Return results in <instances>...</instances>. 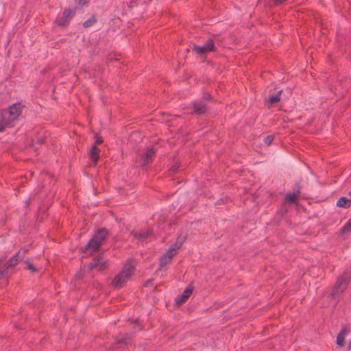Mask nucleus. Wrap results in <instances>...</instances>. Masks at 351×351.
<instances>
[{"label": "nucleus", "mask_w": 351, "mask_h": 351, "mask_svg": "<svg viewBox=\"0 0 351 351\" xmlns=\"http://www.w3.org/2000/svg\"><path fill=\"white\" fill-rule=\"evenodd\" d=\"M75 14V10L66 9L62 16H58L56 19V23L58 26H66L69 24L70 20L74 16Z\"/></svg>", "instance_id": "obj_8"}, {"label": "nucleus", "mask_w": 351, "mask_h": 351, "mask_svg": "<svg viewBox=\"0 0 351 351\" xmlns=\"http://www.w3.org/2000/svg\"><path fill=\"white\" fill-rule=\"evenodd\" d=\"M132 234L135 239L139 240H144L145 239H147L152 234V232L149 230H145L139 232L137 231L133 232Z\"/></svg>", "instance_id": "obj_14"}, {"label": "nucleus", "mask_w": 351, "mask_h": 351, "mask_svg": "<svg viewBox=\"0 0 351 351\" xmlns=\"http://www.w3.org/2000/svg\"><path fill=\"white\" fill-rule=\"evenodd\" d=\"M215 45L212 39H209L203 46H195L192 47V51L198 55H204L208 52L215 50Z\"/></svg>", "instance_id": "obj_7"}, {"label": "nucleus", "mask_w": 351, "mask_h": 351, "mask_svg": "<svg viewBox=\"0 0 351 351\" xmlns=\"http://www.w3.org/2000/svg\"><path fill=\"white\" fill-rule=\"evenodd\" d=\"M99 152L100 149L95 145H94L90 149V158L95 164H97L98 161Z\"/></svg>", "instance_id": "obj_15"}, {"label": "nucleus", "mask_w": 351, "mask_h": 351, "mask_svg": "<svg viewBox=\"0 0 351 351\" xmlns=\"http://www.w3.org/2000/svg\"><path fill=\"white\" fill-rule=\"evenodd\" d=\"M273 141H274V136L272 135H269V136H266L264 139L265 143L267 144V145H270Z\"/></svg>", "instance_id": "obj_26"}, {"label": "nucleus", "mask_w": 351, "mask_h": 351, "mask_svg": "<svg viewBox=\"0 0 351 351\" xmlns=\"http://www.w3.org/2000/svg\"><path fill=\"white\" fill-rule=\"evenodd\" d=\"M186 235L180 234L178 237L176 243L173 245L175 246L176 248H178L179 250L180 248V247L182 246V243L186 240Z\"/></svg>", "instance_id": "obj_20"}, {"label": "nucleus", "mask_w": 351, "mask_h": 351, "mask_svg": "<svg viewBox=\"0 0 351 351\" xmlns=\"http://www.w3.org/2000/svg\"><path fill=\"white\" fill-rule=\"evenodd\" d=\"M22 106L20 103L13 104L9 108L8 110H3L1 112V115L3 117L5 121H7V124L13 126L14 121L21 114Z\"/></svg>", "instance_id": "obj_4"}, {"label": "nucleus", "mask_w": 351, "mask_h": 351, "mask_svg": "<svg viewBox=\"0 0 351 351\" xmlns=\"http://www.w3.org/2000/svg\"><path fill=\"white\" fill-rule=\"evenodd\" d=\"M350 194L351 195V192L350 193Z\"/></svg>", "instance_id": "obj_30"}, {"label": "nucleus", "mask_w": 351, "mask_h": 351, "mask_svg": "<svg viewBox=\"0 0 351 351\" xmlns=\"http://www.w3.org/2000/svg\"><path fill=\"white\" fill-rule=\"evenodd\" d=\"M178 248H176L175 246L173 245H171L169 248L168 249V250L166 252V253L164 254V255H166V256H171V258L172 259V258L174 256V255L176 254V251L178 250Z\"/></svg>", "instance_id": "obj_21"}, {"label": "nucleus", "mask_w": 351, "mask_h": 351, "mask_svg": "<svg viewBox=\"0 0 351 351\" xmlns=\"http://www.w3.org/2000/svg\"><path fill=\"white\" fill-rule=\"evenodd\" d=\"M300 194V186L299 184H296L293 189V193H287L285 196V199L287 202L293 204L299 197Z\"/></svg>", "instance_id": "obj_11"}, {"label": "nucleus", "mask_w": 351, "mask_h": 351, "mask_svg": "<svg viewBox=\"0 0 351 351\" xmlns=\"http://www.w3.org/2000/svg\"><path fill=\"white\" fill-rule=\"evenodd\" d=\"M107 234L108 230L106 228L99 229L86 245L82 252L88 256L92 255L93 252L99 250Z\"/></svg>", "instance_id": "obj_2"}, {"label": "nucleus", "mask_w": 351, "mask_h": 351, "mask_svg": "<svg viewBox=\"0 0 351 351\" xmlns=\"http://www.w3.org/2000/svg\"><path fill=\"white\" fill-rule=\"evenodd\" d=\"M193 288L189 285L185 289L184 291H183V293H182V295L176 300V303L178 304V305H181L184 302H185L186 301V300L191 296V295L192 294V292H193Z\"/></svg>", "instance_id": "obj_12"}, {"label": "nucleus", "mask_w": 351, "mask_h": 351, "mask_svg": "<svg viewBox=\"0 0 351 351\" xmlns=\"http://www.w3.org/2000/svg\"><path fill=\"white\" fill-rule=\"evenodd\" d=\"M108 267V263L103 260L102 257L99 255L90 263L89 268L94 269L98 268L99 270H104Z\"/></svg>", "instance_id": "obj_9"}, {"label": "nucleus", "mask_w": 351, "mask_h": 351, "mask_svg": "<svg viewBox=\"0 0 351 351\" xmlns=\"http://www.w3.org/2000/svg\"><path fill=\"white\" fill-rule=\"evenodd\" d=\"M210 98L209 94H206L203 99L195 101L191 104L193 113L196 114H203L207 111L206 100Z\"/></svg>", "instance_id": "obj_6"}, {"label": "nucleus", "mask_w": 351, "mask_h": 351, "mask_svg": "<svg viewBox=\"0 0 351 351\" xmlns=\"http://www.w3.org/2000/svg\"><path fill=\"white\" fill-rule=\"evenodd\" d=\"M7 127H12L10 125L7 124V121H5L3 117L1 115L0 118V132L5 130Z\"/></svg>", "instance_id": "obj_22"}, {"label": "nucleus", "mask_w": 351, "mask_h": 351, "mask_svg": "<svg viewBox=\"0 0 351 351\" xmlns=\"http://www.w3.org/2000/svg\"><path fill=\"white\" fill-rule=\"evenodd\" d=\"M350 279L351 271L349 269H346L343 274L337 278L332 290V297H339L347 289Z\"/></svg>", "instance_id": "obj_3"}, {"label": "nucleus", "mask_w": 351, "mask_h": 351, "mask_svg": "<svg viewBox=\"0 0 351 351\" xmlns=\"http://www.w3.org/2000/svg\"><path fill=\"white\" fill-rule=\"evenodd\" d=\"M86 2V0H79L78 3L79 4L84 5Z\"/></svg>", "instance_id": "obj_28"}, {"label": "nucleus", "mask_w": 351, "mask_h": 351, "mask_svg": "<svg viewBox=\"0 0 351 351\" xmlns=\"http://www.w3.org/2000/svg\"><path fill=\"white\" fill-rule=\"evenodd\" d=\"M282 90H280L277 92V93L274 95H271L268 97V102L271 104V105H273L278 101H280V95L282 93Z\"/></svg>", "instance_id": "obj_18"}, {"label": "nucleus", "mask_w": 351, "mask_h": 351, "mask_svg": "<svg viewBox=\"0 0 351 351\" xmlns=\"http://www.w3.org/2000/svg\"><path fill=\"white\" fill-rule=\"evenodd\" d=\"M95 145L97 146V145H99L103 142V139L101 136H99L98 134H96L95 136Z\"/></svg>", "instance_id": "obj_27"}, {"label": "nucleus", "mask_w": 351, "mask_h": 351, "mask_svg": "<svg viewBox=\"0 0 351 351\" xmlns=\"http://www.w3.org/2000/svg\"><path fill=\"white\" fill-rule=\"evenodd\" d=\"M337 206L338 207L348 208L351 206V199H348L346 197H340L337 202Z\"/></svg>", "instance_id": "obj_16"}, {"label": "nucleus", "mask_w": 351, "mask_h": 351, "mask_svg": "<svg viewBox=\"0 0 351 351\" xmlns=\"http://www.w3.org/2000/svg\"><path fill=\"white\" fill-rule=\"evenodd\" d=\"M155 152L156 150L154 148L148 149L147 152L141 157V165L145 166L151 163L152 161V158L155 155Z\"/></svg>", "instance_id": "obj_10"}, {"label": "nucleus", "mask_w": 351, "mask_h": 351, "mask_svg": "<svg viewBox=\"0 0 351 351\" xmlns=\"http://www.w3.org/2000/svg\"><path fill=\"white\" fill-rule=\"evenodd\" d=\"M348 348V350H351V340L349 341Z\"/></svg>", "instance_id": "obj_29"}, {"label": "nucleus", "mask_w": 351, "mask_h": 351, "mask_svg": "<svg viewBox=\"0 0 351 351\" xmlns=\"http://www.w3.org/2000/svg\"><path fill=\"white\" fill-rule=\"evenodd\" d=\"M28 250L25 247L20 249L19 251L8 261V263L5 265V268L0 271V279L7 274V270L8 269L14 267L20 261L23 260Z\"/></svg>", "instance_id": "obj_5"}, {"label": "nucleus", "mask_w": 351, "mask_h": 351, "mask_svg": "<svg viewBox=\"0 0 351 351\" xmlns=\"http://www.w3.org/2000/svg\"><path fill=\"white\" fill-rule=\"evenodd\" d=\"M131 339V335L126 334L124 337H123L117 341L116 346H119L121 348L123 346H126L130 343Z\"/></svg>", "instance_id": "obj_17"}, {"label": "nucleus", "mask_w": 351, "mask_h": 351, "mask_svg": "<svg viewBox=\"0 0 351 351\" xmlns=\"http://www.w3.org/2000/svg\"><path fill=\"white\" fill-rule=\"evenodd\" d=\"M96 22V20L95 18L92 17L89 19L88 20L86 21L83 25L84 27H89L92 26Z\"/></svg>", "instance_id": "obj_23"}, {"label": "nucleus", "mask_w": 351, "mask_h": 351, "mask_svg": "<svg viewBox=\"0 0 351 351\" xmlns=\"http://www.w3.org/2000/svg\"><path fill=\"white\" fill-rule=\"evenodd\" d=\"M350 230H351V219L342 228V231L343 232H349Z\"/></svg>", "instance_id": "obj_25"}, {"label": "nucleus", "mask_w": 351, "mask_h": 351, "mask_svg": "<svg viewBox=\"0 0 351 351\" xmlns=\"http://www.w3.org/2000/svg\"><path fill=\"white\" fill-rule=\"evenodd\" d=\"M171 262V258L170 256L162 255L160 259V269H162Z\"/></svg>", "instance_id": "obj_19"}, {"label": "nucleus", "mask_w": 351, "mask_h": 351, "mask_svg": "<svg viewBox=\"0 0 351 351\" xmlns=\"http://www.w3.org/2000/svg\"><path fill=\"white\" fill-rule=\"evenodd\" d=\"M135 266L131 260H128L124 265L122 270L114 278L112 286L119 289L123 287L131 278L134 272Z\"/></svg>", "instance_id": "obj_1"}, {"label": "nucleus", "mask_w": 351, "mask_h": 351, "mask_svg": "<svg viewBox=\"0 0 351 351\" xmlns=\"http://www.w3.org/2000/svg\"><path fill=\"white\" fill-rule=\"evenodd\" d=\"M350 330L347 328V326H343L340 332L338 334L337 337V344L339 346H343L344 345V339L346 335L349 332Z\"/></svg>", "instance_id": "obj_13"}, {"label": "nucleus", "mask_w": 351, "mask_h": 351, "mask_svg": "<svg viewBox=\"0 0 351 351\" xmlns=\"http://www.w3.org/2000/svg\"><path fill=\"white\" fill-rule=\"evenodd\" d=\"M25 263L27 265V269H29L31 272L34 273L37 271L36 268L34 266L31 261H26Z\"/></svg>", "instance_id": "obj_24"}]
</instances>
